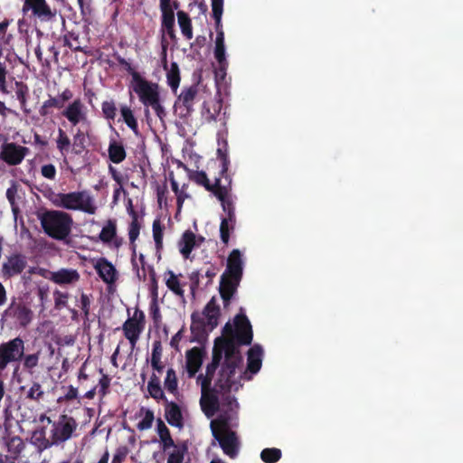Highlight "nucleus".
<instances>
[{
    "label": "nucleus",
    "mask_w": 463,
    "mask_h": 463,
    "mask_svg": "<svg viewBox=\"0 0 463 463\" xmlns=\"http://www.w3.org/2000/svg\"><path fill=\"white\" fill-rule=\"evenodd\" d=\"M175 195H176V199H177L178 210L180 211L184 200L188 197V195L185 194V192L184 190L182 192L176 194Z\"/></svg>",
    "instance_id": "nucleus-56"
},
{
    "label": "nucleus",
    "mask_w": 463,
    "mask_h": 463,
    "mask_svg": "<svg viewBox=\"0 0 463 463\" xmlns=\"http://www.w3.org/2000/svg\"><path fill=\"white\" fill-rule=\"evenodd\" d=\"M5 66L0 62V90L5 91Z\"/></svg>",
    "instance_id": "nucleus-53"
},
{
    "label": "nucleus",
    "mask_w": 463,
    "mask_h": 463,
    "mask_svg": "<svg viewBox=\"0 0 463 463\" xmlns=\"http://www.w3.org/2000/svg\"><path fill=\"white\" fill-rule=\"evenodd\" d=\"M156 431L159 437V441L161 443V447L164 451H167L173 447L174 440L170 435L169 430L165 426V424L158 420Z\"/></svg>",
    "instance_id": "nucleus-24"
},
{
    "label": "nucleus",
    "mask_w": 463,
    "mask_h": 463,
    "mask_svg": "<svg viewBox=\"0 0 463 463\" xmlns=\"http://www.w3.org/2000/svg\"><path fill=\"white\" fill-rule=\"evenodd\" d=\"M99 239L104 243H109L116 248L119 247L121 244V241L116 235V224L111 221H109L102 228L99 233Z\"/></svg>",
    "instance_id": "nucleus-22"
},
{
    "label": "nucleus",
    "mask_w": 463,
    "mask_h": 463,
    "mask_svg": "<svg viewBox=\"0 0 463 463\" xmlns=\"http://www.w3.org/2000/svg\"><path fill=\"white\" fill-rule=\"evenodd\" d=\"M33 9V14L42 20H49L52 16L50 7L45 0H25V5Z\"/></svg>",
    "instance_id": "nucleus-20"
},
{
    "label": "nucleus",
    "mask_w": 463,
    "mask_h": 463,
    "mask_svg": "<svg viewBox=\"0 0 463 463\" xmlns=\"http://www.w3.org/2000/svg\"><path fill=\"white\" fill-rule=\"evenodd\" d=\"M41 173L45 178L52 180L56 175V168L52 164L44 165L41 168Z\"/></svg>",
    "instance_id": "nucleus-45"
},
{
    "label": "nucleus",
    "mask_w": 463,
    "mask_h": 463,
    "mask_svg": "<svg viewBox=\"0 0 463 463\" xmlns=\"http://www.w3.org/2000/svg\"><path fill=\"white\" fill-rule=\"evenodd\" d=\"M78 396V391L76 388L71 386L68 390V392H66L65 394V398L67 400H72V399H75L77 398Z\"/></svg>",
    "instance_id": "nucleus-57"
},
{
    "label": "nucleus",
    "mask_w": 463,
    "mask_h": 463,
    "mask_svg": "<svg viewBox=\"0 0 463 463\" xmlns=\"http://www.w3.org/2000/svg\"><path fill=\"white\" fill-rule=\"evenodd\" d=\"M109 452H106V453L102 456V458L99 460V462H98V463H108V461H109Z\"/></svg>",
    "instance_id": "nucleus-64"
},
{
    "label": "nucleus",
    "mask_w": 463,
    "mask_h": 463,
    "mask_svg": "<svg viewBox=\"0 0 463 463\" xmlns=\"http://www.w3.org/2000/svg\"><path fill=\"white\" fill-rule=\"evenodd\" d=\"M281 458V450L277 448L264 449L260 453V458L265 463H275Z\"/></svg>",
    "instance_id": "nucleus-36"
},
{
    "label": "nucleus",
    "mask_w": 463,
    "mask_h": 463,
    "mask_svg": "<svg viewBox=\"0 0 463 463\" xmlns=\"http://www.w3.org/2000/svg\"><path fill=\"white\" fill-rule=\"evenodd\" d=\"M38 422L41 426L33 432L31 441L39 450H43L53 445L51 432L48 434L45 430L51 425L52 420L46 415L42 414L39 417Z\"/></svg>",
    "instance_id": "nucleus-12"
},
{
    "label": "nucleus",
    "mask_w": 463,
    "mask_h": 463,
    "mask_svg": "<svg viewBox=\"0 0 463 463\" xmlns=\"http://www.w3.org/2000/svg\"><path fill=\"white\" fill-rule=\"evenodd\" d=\"M177 20H178V24L180 26V29H181L184 36L186 39L191 40L193 38V29H192L191 19L189 18L187 14H185L183 11H179L177 13Z\"/></svg>",
    "instance_id": "nucleus-30"
},
{
    "label": "nucleus",
    "mask_w": 463,
    "mask_h": 463,
    "mask_svg": "<svg viewBox=\"0 0 463 463\" xmlns=\"http://www.w3.org/2000/svg\"><path fill=\"white\" fill-rule=\"evenodd\" d=\"M93 267L99 278L108 285H112L118 279V271L114 265L104 258L98 259Z\"/></svg>",
    "instance_id": "nucleus-17"
},
{
    "label": "nucleus",
    "mask_w": 463,
    "mask_h": 463,
    "mask_svg": "<svg viewBox=\"0 0 463 463\" xmlns=\"http://www.w3.org/2000/svg\"><path fill=\"white\" fill-rule=\"evenodd\" d=\"M130 87L138 96L145 107H151L159 118L165 116V109L160 103L159 86L157 83L148 81L139 73H131Z\"/></svg>",
    "instance_id": "nucleus-4"
},
{
    "label": "nucleus",
    "mask_w": 463,
    "mask_h": 463,
    "mask_svg": "<svg viewBox=\"0 0 463 463\" xmlns=\"http://www.w3.org/2000/svg\"><path fill=\"white\" fill-rule=\"evenodd\" d=\"M102 112L107 118L113 119L116 116V107L112 101L102 103Z\"/></svg>",
    "instance_id": "nucleus-42"
},
{
    "label": "nucleus",
    "mask_w": 463,
    "mask_h": 463,
    "mask_svg": "<svg viewBox=\"0 0 463 463\" xmlns=\"http://www.w3.org/2000/svg\"><path fill=\"white\" fill-rule=\"evenodd\" d=\"M40 221L45 233L56 240L65 239L71 233L73 223L69 213L59 210L43 213Z\"/></svg>",
    "instance_id": "nucleus-6"
},
{
    "label": "nucleus",
    "mask_w": 463,
    "mask_h": 463,
    "mask_svg": "<svg viewBox=\"0 0 463 463\" xmlns=\"http://www.w3.org/2000/svg\"><path fill=\"white\" fill-rule=\"evenodd\" d=\"M139 421L137 422V429L139 430H146L152 427L154 421V413L150 410L142 409L139 412Z\"/></svg>",
    "instance_id": "nucleus-33"
},
{
    "label": "nucleus",
    "mask_w": 463,
    "mask_h": 463,
    "mask_svg": "<svg viewBox=\"0 0 463 463\" xmlns=\"http://www.w3.org/2000/svg\"><path fill=\"white\" fill-rule=\"evenodd\" d=\"M26 267V260L23 255L13 254L7 257L2 263L1 276L9 279L20 274Z\"/></svg>",
    "instance_id": "nucleus-15"
},
{
    "label": "nucleus",
    "mask_w": 463,
    "mask_h": 463,
    "mask_svg": "<svg viewBox=\"0 0 463 463\" xmlns=\"http://www.w3.org/2000/svg\"><path fill=\"white\" fill-rule=\"evenodd\" d=\"M48 279L61 286H74L80 279L75 269L62 268L47 275Z\"/></svg>",
    "instance_id": "nucleus-16"
},
{
    "label": "nucleus",
    "mask_w": 463,
    "mask_h": 463,
    "mask_svg": "<svg viewBox=\"0 0 463 463\" xmlns=\"http://www.w3.org/2000/svg\"><path fill=\"white\" fill-rule=\"evenodd\" d=\"M219 308L213 301L209 302L203 312L192 315V329L212 331L218 324Z\"/></svg>",
    "instance_id": "nucleus-7"
},
{
    "label": "nucleus",
    "mask_w": 463,
    "mask_h": 463,
    "mask_svg": "<svg viewBox=\"0 0 463 463\" xmlns=\"http://www.w3.org/2000/svg\"><path fill=\"white\" fill-rule=\"evenodd\" d=\"M162 19L163 26L165 28L170 37H173L175 26L174 8L162 11Z\"/></svg>",
    "instance_id": "nucleus-35"
},
{
    "label": "nucleus",
    "mask_w": 463,
    "mask_h": 463,
    "mask_svg": "<svg viewBox=\"0 0 463 463\" xmlns=\"http://www.w3.org/2000/svg\"><path fill=\"white\" fill-rule=\"evenodd\" d=\"M109 155L110 160L116 164L122 162L126 157V152L123 146L117 142L110 143Z\"/></svg>",
    "instance_id": "nucleus-32"
},
{
    "label": "nucleus",
    "mask_w": 463,
    "mask_h": 463,
    "mask_svg": "<svg viewBox=\"0 0 463 463\" xmlns=\"http://www.w3.org/2000/svg\"><path fill=\"white\" fill-rule=\"evenodd\" d=\"M43 393L42 386L39 383H34L27 391L26 396L31 400L40 401L43 398Z\"/></svg>",
    "instance_id": "nucleus-40"
},
{
    "label": "nucleus",
    "mask_w": 463,
    "mask_h": 463,
    "mask_svg": "<svg viewBox=\"0 0 463 463\" xmlns=\"http://www.w3.org/2000/svg\"><path fill=\"white\" fill-rule=\"evenodd\" d=\"M194 179L195 180L196 183L204 185L207 189H210L208 178L204 172H197L194 175Z\"/></svg>",
    "instance_id": "nucleus-49"
},
{
    "label": "nucleus",
    "mask_w": 463,
    "mask_h": 463,
    "mask_svg": "<svg viewBox=\"0 0 463 463\" xmlns=\"http://www.w3.org/2000/svg\"><path fill=\"white\" fill-rule=\"evenodd\" d=\"M197 94V88L191 86L182 90L178 96V102L182 103L186 109H190L193 106L194 100Z\"/></svg>",
    "instance_id": "nucleus-31"
},
{
    "label": "nucleus",
    "mask_w": 463,
    "mask_h": 463,
    "mask_svg": "<svg viewBox=\"0 0 463 463\" xmlns=\"http://www.w3.org/2000/svg\"><path fill=\"white\" fill-rule=\"evenodd\" d=\"M61 115L72 125H87L89 123V109L80 99H76L63 107Z\"/></svg>",
    "instance_id": "nucleus-8"
},
{
    "label": "nucleus",
    "mask_w": 463,
    "mask_h": 463,
    "mask_svg": "<svg viewBox=\"0 0 463 463\" xmlns=\"http://www.w3.org/2000/svg\"><path fill=\"white\" fill-rule=\"evenodd\" d=\"M128 449L126 447H120L116 450V453L112 458L111 463H122L124 458L127 457Z\"/></svg>",
    "instance_id": "nucleus-47"
},
{
    "label": "nucleus",
    "mask_w": 463,
    "mask_h": 463,
    "mask_svg": "<svg viewBox=\"0 0 463 463\" xmlns=\"http://www.w3.org/2000/svg\"><path fill=\"white\" fill-rule=\"evenodd\" d=\"M73 97V93L72 91H71L70 90L66 89L64 90L59 96V99L61 100V104L63 105V103L65 101H69L70 99H71Z\"/></svg>",
    "instance_id": "nucleus-54"
},
{
    "label": "nucleus",
    "mask_w": 463,
    "mask_h": 463,
    "mask_svg": "<svg viewBox=\"0 0 463 463\" xmlns=\"http://www.w3.org/2000/svg\"><path fill=\"white\" fill-rule=\"evenodd\" d=\"M165 417L169 424L180 428L182 426V413L179 407L171 402L166 405Z\"/></svg>",
    "instance_id": "nucleus-26"
},
{
    "label": "nucleus",
    "mask_w": 463,
    "mask_h": 463,
    "mask_svg": "<svg viewBox=\"0 0 463 463\" xmlns=\"http://www.w3.org/2000/svg\"><path fill=\"white\" fill-rule=\"evenodd\" d=\"M160 8L161 11H165L166 9H172L171 0H160Z\"/></svg>",
    "instance_id": "nucleus-60"
},
{
    "label": "nucleus",
    "mask_w": 463,
    "mask_h": 463,
    "mask_svg": "<svg viewBox=\"0 0 463 463\" xmlns=\"http://www.w3.org/2000/svg\"><path fill=\"white\" fill-rule=\"evenodd\" d=\"M17 193V185L15 184H13L6 191V197L11 203L13 210L15 211L14 208V201H15V194Z\"/></svg>",
    "instance_id": "nucleus-48"
},
{
    "label": "nucleus",
    "mask_w": 463,
    "mask_h": 463,
    "mask_svg": "<svg viewBox=\"0 0 463 463\" xmlns=\"http://www.w3.org/2000/svg\"><path fill=\"white\" fill-rule=\"evenodd\" d=\"M121 116L125 121V123L134 131H137V122L133 115L132 110L127 107L123 106L120 109Z\"/></svg>",
    "instance_id": "nucleus-38"
},
{
    "label": "nucleus",
    "mask_w": 463,
    "mask_h": 463,
    "mask_svg": "<svg viewBox=\"0 0 463 463\" xmlns=\"http://www.w3.org/2000/svg\"><path fill=\"white\" fill-rule=\"evenodd\" d=\"M222 107L221 99L204 102L203 115L208 120H216L220 115Z\"/></svg>",
    "instance_id": "nucleus-23"
},
{
    "label": "nucleus",
    "mask_w": 463,
    "mask_h": 463,
    "mask_svg": "<svg viewBox=\"0 0 463 463\" xmlns=\"http://www.w3.org/2000/svg\"><path fill=\"white\" fill-rule=\"evenodd\" d=\"M215 195L220 202L227 197L232 196L229 190H227L226 188H223V187H218L215 191Z\"/></svg>",
    "instance_id": "nucleus-50"
},
{
    "label": "nucleus",
    "mask_w": 463,
    "mask_h": 463,
    "mask_svg": "<svg viewBox=\"0 0 463 463\" xmlns=\"http://www.w3.org/2000/svg\"><path fill=\"white\" fill-rule=\"evenodd\" d=\"M39 362V354H28L24 357V364L28 369L37 366Z\"/></svg>",
    "instance_id": "nucleus-46"
},
{
    "label": "nucleus",
    "mask_w": 463,
    "mask_h": 463,
    "mask_svg": "<svg viewBox=\"0 0 463 463\" xmlns=\"http://www.w3.org/2000/svg\"><path fill=\"white\" fill-rule=\"evenodd\" d=\"M233 197L232 195L231 197H227L221 201V204L222 207L223 212L226 213V215L228 216H235L234 214V207H233Z\"/></svg>",
    "instance_id": "nucleus-43"
},
{
    "label": "nucleus",
    "mask_w": 463,
    "mask_h": 463,
    "mask_svg": "<svg viewBox=\"0 0 463 463\" xmlns=\"http://www.w3.org/2000/svg\"><path fill=\"white\" fill-rule=\"evenodd\" d=\"M50 201L56 207L70 211H80L88 214H94L98 209L95 198L86 190L53 193L50 195Z\"/></svg>",
    "instance_id": "nucleus-3"
},
{
    "label": "nucleus",
    "mask_w": 463,
    "mask_h": 463,
    "mask_svg": "<svg viewBox=\"0 0 463 463\" xmlns=\"http://www.w3.org/2000/svg\"><path fill=\"white\" fill-rule=\"evenodd\" d=\"M153 237L156 246L159 249L162 246L163 232L159 221L153 222Z\"/></svg>",
    "instance_id": "nucleus-41"
},
{
    "label": "nucleus",
    "mask_w": 463,
    "mask_h": 463,
    "mask_svg": "<svg viewBox=\"0 0 463 463\" xmlns=\"http://www.w3.org/2000/svg\"><path fill=\"white\" fill-rule=\"evenodd\" d=\"M187 451L185 445L173 444V447L167 451V463H182Z\"/></svg>",
    "instance_id": "nucleus-27"
},
{
    "label": "nucleus",
    "mask_w": 463,
    "mask_h": 463,
    "mask_svg": "<svg viewBox=\"0 0 463 463\" xmlns=\"http://www.w3.org/2000/svg\"><path fill=\"white\" fill-rule=\"evenodd\" d=\"M165 388L171 393H175L177 391V378L175 372L173 369H168L164 382Z\"/></svg>",
    "instance_id": "nucleus-37"
},
{
    "label": "nucleus",
    "mask_w": 463,
    "mask_h": 463,
    "mask_svg": "<svg viewBox=\"0 0 463 463\" xmlns=\"http://www.w3.org/2000/svg\"><path fill=\"white\" fill-rule=\"evenodd\" d=\"M76 421L68 416H61L57 422L52 423L51 435L53 445L64 442L71 439L76 430Z\"/></svg>",
    "instance_id": "nucleus-10"
},
{
    "label": "nucleus",
    "mask_w": 463,
    "mask_h": 463,
    "mask_svg": "<svg viewBox=\"0 0 463 463\" xmlns=\"http://www.w3.org/2000/svg\"><path fill=\"white\" fill-rule=\"evenodd\" d=\"M214 412L219 411L217 419L211 421L213 435L219 441L223 452L231 458H234L239 449V440L230 426L235 419L239 404L231 395L216 393ZM213 414L212 416H213Z\"/></svg>",
    "instance_id": "nucleus-2"
},
{
    "label": "nucleus",
    "mask_w": 463,
    "mask_h": 463,
    "mask_svg": "<svg viewBox=\"0 0 463 463\" xmlns=\"http://www.w3.org/2000/svg\"><path fill=\"white\" fill-rule=\"evenodd\" d=\"M223 2L224 0H212L213 14L216 21L217 26L221 24L223 12Z\"/></svg>",
    "instance_id": "nucleus-39"
},
{
    "label": "nucleus",
    "mask_w": 463,
    "mask_h": 463,
    "mask_svg": "<svg viewBox=\"0 0 463 463\" xmlns=\"http://www.w3.org/2000/svg\"><path fill=\"white\" fill-rule=\"evenodd\" d=\"M27 152V147L14 143H4L1 146V158L11 165H19Z\"/></svg>",
    "instance_id": "nucleus-14"
},
{
    "label": "nucleus",
    "mask_w": 463,
    "mask_h": 463,
    "mask_svg": "<svg viewBox=\"0 0 463 463\" xmlns=\"http://www.w3.org/2000/svg\"><path fill=\"white\" fill-rule=\"evenodd\" d=\"M213 55L217 61L215 75L217 78L224 79L226 70L228 68V61L226 58V48L224 43V33L222 29H218L214 41Z\"/></svg>",
    "instance_id": "nucleus-11"
},
{
    "label": "nucleus",
    "mask_w": 463,
    "mask_h": 463,
    "mask_svg": "<svg viewBox=\"0 0 463 463\" xmlns=\"http://www.w3.org/2000/svg\"><path fill=\"white\" fill-rule=\"evenodd\" d=\"M110 172L112 174L113 179L118 183L121 184V176L113 168H110Z\"/></svg>",
    "instance_id": "nucleus-61"
},
{
    "label": "nucleus",
    "mask_w": 463,
    "mask_h": 463,
    "mask_svg": "<svg viewBox=\"0 0 463 463\" xmlns=\"http://www.w3.org/2000/svg\"><path fill=\"white\" fill-rule=\"evenodd\" d=\"M145 322L142 313L135 312L131 318H128L123 325L125 336L129 340L131 346L134 347L139 338V335L144 329Z\"/></svg>",
    "instance_id": "nucleus-13"
},
{
    "label": "nucleus",
    "mask_w": 463,
    "mask_h": 463,
    "mask_svg": "<svg viewBox=\"0 0 463 463\" xmlns=\"http://www.w3.org/2000/svg\"><path fill=\"white\" fill-rule=\"evenodd\" d=\"M80 307L84 311L85 315H88L89 313V307L90 304V298L87 295L81 294L80 297Z\"/></svg>",
    "instance_id": "nucleus-52"
},
{
    "label": "nucleus",
    "mask_w": 463,
    "mask_h": 463,
    "mask_svg": "<svg viewBox=\"0 0 463 463\" xmlns=\"http://www.w3.org/2000/svg\"><path fill=\"white\" fill-rule=\"evenodd\" d=\"M180 277L181 275H176L172 270L164 273V280L168 289L176 296L183 297L184 284L181 282Z\"/></svg>",
    "instance_id": "nucleus-21"
},
{
    "label": "nucleus",
    "mask_w": 463,
    "mask_h": 463,
    "mask_svg": "<svg viewBox=\"0 0 463 463\" xmlns=\"http://www.w3.org/2000/svg\"><path fill=\"white\" fill-rule=\"evenodd\" d=\"M203 351L200 347H194L186 352V370L189 377H194L200 369L203 359Z\"/></svg>",
    "instance_id": "nucleus-19"
},
{
    "label": "nucleus",
    "mask_w": 463,
    "mask_h": 463,
    "mask_svg": "<svg viewBox=\"0 0 463 463\" xmlns=\"http://www.w3.org/2000/svg\"><path fill=\"white\" fill-rule=\"evenodd\" d=\"M243 254L240 250H233L227 259V269L222 275L220 292L224 300H229L242 276Z\"/></svg>",
    "instance_id": "nucleus-5"
},
{
    "label": "nucleus",
    "mask_w": 463,
    "mask_h": 463,
    "mask_svg": "<svg viewBox=\"0 0 463 463\" xmlns=\"http://www.w3.org/2000/svg\"><path fill=\"white\" fill-rule=\"evenodd\" d=\"M47 107L62 108L64 106L61 104L59 98H52L44 102L43 109Z\"/></svg>",
    "instance_id": "nucleus-51"
},
{
    "label": "nucleus",
    "mask_w": 463,
    "mask_h": 463,
    "mask_svg": "<svg viewBox=\"0 0 463 463\" xmlns=\"http://www.w3.org/2000/svg\"><path fill=\"white\" fill-rule=\"evenodd\" d=\"M171 186L175 194L183 191V189H179L178 184L175 179H171Z\"/></svg>",
    "instance_id": "nucleus-62"
},
{
    "label": "nucleus",
    "mask_w": 463,
    "mask_h": 463,
    "mask_svg": "<svg viewBox=\"0 0 463 463\" xmlns=\"http://www.w3.org/2000/svg\"><path fill=\"white\" fill-rule=\"evenodd\" d=\"M252 340V330L245 315H237L233 322H228L222 335L216 338L213 351V361L206 367L205 374L197 377L201 387V407L210 418L214 412L216 393L236 392L243 381L250 380L261 368L263 349L254 345L248 351L247 369L243 370L235 341L249 345Z\"/></svg>",
    "instance_id": "nucleus-1"
},
{
    "label": "nucleus",
    "mask_w": 463,
    "mask_h": 463,
    "mask_svg": "<svg viewBox=\"0 0 463 463\" xmlns=\"http://www.w3.org/2000/svg\"><path fill=\"white\" fill-rule=\"evenodd\" d=\"M138 229L137 226H132L129 230V240L134 242L138 236Z\"/></svg>",
    "instance_id": "nucleus-58"
},
{
    "label": "nucleus",
    "mask_w": 463,
    "mask_h": 463,
    "mask_svg": "<svg viewBox=\"0 0 463 463\" xmlns=\"http://www.w3.org/2000/svg\"><path fill=\"white\" fill-rule=\"evenodd\" d=\"M70 146V139L62 130H60L57 139V146L61 151L67 150Z\"/></svg>",
    "instance_id": "nucleus-44"
},
{
    "label": "nucleus",
    "mask_w": 463,
    "mask_h": 463,
    "mask_svg": "<svg viewBox=\"0 0 463 463\" xmlns=\"http://www.w3.org/2000/svg\"><path fill=\"white\" fill-rule=\"evenodd\" d=\"M165 69L166 70V80L167 83L172 89L174 92L177 91V89L180 84V71L176 62L171 63L170 67L167 68L165 65Z\"/></svg>",
    "instance_id": "nucleus-25"
},
{
    "label": "nucleus",
    "mask_w": 463,
    "mask_h": 463,
    "mask_svg": "<svg viewBox=\"0 0 463 463\" xmlns=\"http://www.w3.org/2000/svg\"><path fill=\"white\" fill-rule=\"evenodd\" d=\"M147 390L151 397L156 400H161L164 398V392L160 386V381L155 374L152 375L147 384Z\"/></svg>",
    "instance_id": "nucleus-34"
},
{
    "label": "nucleus",
    "mask_w": 463,
    "mask_h": 463,
    "mask_svg": "<svg viewBox=\"0 0 463 463\" xmlns=\"http://www.w3.org/2000/svg\"><path fill=\"white\" fill-rule=\"evenodd\" d=\"M162 354L163 348L161 343L155 341L152 346L151 365L157 372H161L164 369V364L161 361Z\"/></svg>",
    "instance_id": "nucleus-28"
},
{
    "label": "nucleus",
    "mask_w": 463,
    "mask_h": 463,
    "mask_svg": "<svg viewBox=\"0 0 463 463\" xmlns=\"http://www.w3.org/2000/svg\"><path fill=\"white\" fill-rule=\"evenodd\" d=\"M203 241V237L198 236L190 231H186L178 242L179 251L184 258L188 259L192 250L200 247Z\"/></svg>",
    "instance_id": "nucleus-18"
},
{
    "label": "nucleus",
    "mask_w": 463,
    "mask_h": 463,
    "mask_svg": "<svg viewBox=\"0 0 463 463\" xmlns=\"http://www.w3.org/2000/svg\"><path fill=\"white\" fill-rule=\"evenodd\" d=\"M235 225V216L226 215L222 219L220 225L221 239L224 243H227L230 238V233L233 231Z\"/></svg>",
    "instance_id": "nucleus-29"
},
{
    "label": "nucleus",
    "mask_w": 463,
    "mask_h": 463,
    "mask_svg": "<svg viewBox=\"0 0 463 463\" xmlns=\"http://www.w3.org/2000/svg\"><path fill=\"white\" fill-rule=\"evenodd\" d=\"M24 342L20 338L0 345V373L8 363L19 360L24 354Z\"/></svg>",
    "instance_id": "nucleus-9"
},
{
    "label": "nucleus",
    "mask_w": 463,
    "mask_h": 463,
    "mask_svg": "<svg viewBox=\"0 0 463 463\" xmlns=\"http://www.w3.org/2000/svg\"><path fill=\"white\" fill-rule=\"evenodd\" d=\"M67 295L60 292L55 293V302L57 306H64L66 304Z\"/></svg>",
    "instance_id": "nucleus-55"
},
{
    "label": "nucleus",
    "mask_w": 463,
    "mask_h": 463,
    "mask_svg": "<svg viewBox=\"0 0 463 463\" xmlns=\"http://www.w3.org/2000/svg\"><path fill=\"white\" fill-rule=\"evenodd\" d=\"M8 24H9V22L7 20L0 23V33H5Z\"/></svg>",
    "instance_id": "nucleus-63"
},
{
    "label": "nucleus",
    "mask_w": 463,
    "mask_h": 463,
    "mask_svg": "<svg viewBox=\"0 0 463 463\" xmlns=\"http://www.w3.org/2000/svg\"><path fill=\"white\" fill-rule=\"evenodd\" d=\"M6 301V291L3 284L0 282V306H3Z\"/></svg>",
    "instance_id": "nucleus-59"
}]
</instances>
